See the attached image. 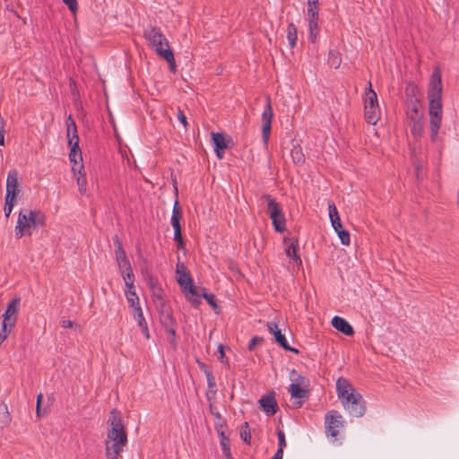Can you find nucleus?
<instances>
[{"mask_svg":"<svg viewBox=\"0 0 459 459\" xmlns=\"http://www.w3.org/2000/svg\"><path fill=\"white\" fill-rule=\"evenodd\" d=\"M66 134L68 138V145L70 148L79 147V136L75 122L71 116L66 120Z\"/></svg>","mask_w":459,"mask_h":459,"instance_id":"19","label":"nucleus"},{"mask_svg":"<svg viewBox=\"0 0 459 459\" xmlns=\"http://www.w3.org/2000/svg\"><path fill=\"white\" fill-rule=\"evenodd\" d=\"M303 402L302 401H299V402H294L293 404L296 408H299L302 405Z\"/></svg>","mask_w":459,"mask_h":459,"instance_id":"51","label":"nucleus"},{"mask_svg":"<svg viewBox=\"0 0 459 459\" xmlns=\"http://www.w3.org/2000/svg\"><path fill=\"white\" fill-rule=\"evenodd\" d=\"M212 140L214 146V152L218 158H222V152L227 148L225 138L221 133H212Z\"/></svg>","mask_w":459,"mask_h":459,"instance_id":"24","label":"nucleus"},{"mask_svg":"<svg viewBox=\"0 0 459 459\" xmlns=\"http://www.w3.org/2000/svg\"><path fill=\"white\" fill-rule=\"evenodd\" d=\"M343 427L342 417L336 411H331L325 415V429L327 436L337 437L339 429Z\"/></svg>","mask_w":459,"mask_h":459,"instance_id":"13","label":"nucleus"},{"mask_svg":"<svg viewBox=\"0 0 459 459\" xmlns=\"http://www.w3.org/2000/svg\"><path fill=\"white\" fill-rule=\"evenodd\" d=\"M307 3L311 4H318V0H307Z\"/></svg>","mask_w":459,"mask_h":459,"instance_id":"52","label":"nucleus"},{"mask_svg":"<svg viewBox=\"0 0 459 459\" xmlns=\"http://www.w3.org/2000/svg\"><path fill=\"white\" fill-rule=\"evenodd\" d=\"M142 330V333L144 334V336L149 339L150 338V333L148 329V325H145L144 326L140 327Z\"/></svg>","mask_w":459,"mask_h":459,"instance_id":"47","label":"nucleus"},{"mask_svg":"<svg viewBox=\"0 0 459 459\" xmlns=\"http://www.w3.org/2000/svg\"><path fill=\"white\" fill-rule=\"evenodd\" d=\"M268 331L274 336L277 343L282 347L285 351H292L294 353H298L299 351L295 348H292L289 345L284 334L281 333V330L278 327V325L274 322L267 323Z\"/></svg>","mask_w":459,"mask_h":459,"instance_id":"16","label":"nucleus"},{"mask_svg":"<svg viewBox=\"0 0 459 459\" xmlns=\"http://www.w3.org/2000/svg\"><path fill=\"white\" fill-rule=\"evenodd\" d=\"M442 78L438 68H436L429 80L428 88L429 116L430 138L435 142L437 138L443 119Z\"/></svg>","mask_w":459,"mask_h":459,"instance_id":"1","label":"nucleus"},{"mask_svg":"<svg viewBox=\"0 0 459 459\" xmlns=\"http://www.w3.org/2000/svg\"><path fill=\"white\" fill-rule=\"evenodd\" d=\"M406 117L409 122L424 118L422 105L417 99H411L407 102Z\"/></svg>","mask_w":459,"mask_h":459,"instance_id":"15","label":"nucleus"},{"mask_svg":"<svg viewBox=\"0 0 459 459\" xmlns=\"http://www.w3.org/2000/svg\"><path fill=\"white\" fill-rule=\"evenodd\" d=\"M283 454H281V452H276L272 459H282Z\"/></svg>","mask_w":459,"mask_h":459,"instance_id":"49","label":"nucleus"},{"mask_svg":"<svg viewBox=\"0 0 459 459\" xmlns=\"http://www.w3.org/2000/svg\"><path fill=\"white\" fill-rule=\"evenodd\" d=\"M255 342H256V338H255H255H253V339L250 341V342H249V344H248V348H249V350H252V349H253V347L255 345Z\"/></svg>","mask_w":459,"mask_h":459,"instance_id":"50","label":"nucleus"},{"mask_svg":"<svg viewBox=\"0 0 459 459\" xmlns=\"http://www.w3.org/2000/svg\"><path fill=\"white\" fill-rule=\"evenodd\" d=\"M113 240H114L115 246H116V249H115L116 261H117L119 270L131 265L119 238L117 236H115Z\"/></svg>","mask_w":459,"mask_h":459,"instance_id":"18","label":"nucleus"},{"mask_svg":"<svg viewBox=\"0 0 459 459\" xmlns=\"http://www.w3.org/2000/svg\"><path fill=\"white\" fill-rule=\"evenodd\" d=\"M42 398V394H39L38 397H37V414L39 415V403H40V399Z\"/></svg>","mask_w":459,"mask_h":459,"instance_id":"48","label":"nucleus"},{"mask_svg":"<svg viewBox=\"0 0 459 459\" xmlns=\"http://www.w3.org/2000/svg\"><path fill=\"white\" fill-rule=\"evenodd\" d=\"M218 351H219V354H220L219 359L221 361H223V359L225 357V353H224V350H223V345L222 344H219Z\"/></svg>","mask_w":459,"mask_h":459,"instance_id":"45","label":"nucleus"},{"mask_svg":"<svg viewBox=\"0 0 459 459\" xmlns=\"http://www.w3.org/2000/svg\"><path fill=\"white\" fill-rule=\"evenodd\" d=\"M45 223L46 216L41 211L22 209L18 213L14 227L15 237L21 238L25 235L31 236L32 230L45 226Z\"/></svg>","mask_w":459,"mask_h":459,"instance_id":"4","label":"nucleus"},{"mask_svg":"<svg viewBox=\"0 0 459 459\" xmlns=\"http://www.w3.org/2000/svg\"><path fill=\"white\" fill-rule=\"evenodd\" d=\"M317 5H318V4H311L307 3V17L319 16Z\"/></svg>","mask_w":459,"mask_h":459,"instance_id":"39","label":"nucleus"},{"mask_svg":"<svg viewBox=\"0 0 459 459\" xmlns=\"http://www.w3.org/2000/svg\"><path fill=\"white\" fill-rule=\"evenodd\" d=\"M73 172L74 174L80 194L85 195L87 193V178L83 172V164H81L78 168L73 167Z\"/></svg>","mask_w":459,"mask_h":459,"instance_id":"21","label":"nucleus"},{"mask_svg":"<svg viewBox=\"0 0 459 459\" xmlns=\"http://www.w3.org/2000/svg\"><path fill=\"white\" fill-rule=\"evenodd\" d=\"M319 16L307 17L308 39L315 43L319 35L320 28L318 25Z\"/></svg>","mask_w":459,"mask_h":459,"instance_id":"23","label":"nucleus"},{"mask_svg":"<svg viewBox=\"0 0 459 459\" xmlns=\"http://www.w3.org/2000/svg\"><path fill=\"white\" fill-rule=\"evenodd\" d=\"M240 437L241 439L247 443V444H249L250 443V440H251V434H250V431L249 430H242L240 432Z\"/></svg>","mask_w":459,"mask_h":459,"instance_id":"42","label":"nucleus"},{"mask_svg":"<svg viewBox=\"0 0 459 459\" xmlns=\"http://www.w3.org/2000/svg\"><path fill=\"white\" fill-rule=\"evenodd\" d=\"M214 415L216 418H221V414L219 412H216Z\"/></svg>","mask_w":459,"mask_h":459,"instance_id":"53","label":"nucleus"},{"mask_svg":"<svg viewBox=\"0 0 459 459\" xmlns=\"http://www.w3.org/2000/svg\"><path fill=\"white\" fill-rule=\"evenodd\" d=\"M273 117L270 98H266V103L262 113V139L264 145H267L271 133V125Z\"/></svg>","mask_w":459,"mask_h":459,"instance_id":"12","label":"nucleus"},{"mask_svg":"<svg viewBox=\"0 0 459 459\" xmlns=\"http://www.w3.org/2000/svg\"><path fill=\"white\" fill-rule=\"evenodd\" d=\"M124 279L126 289L134 288V275L131 265L119 270Z\"/></svg>","mask_w":459,"mask_h":459,"instance_id":"25","label":"nucleus"},{"mask_svg":"<svg viewBox=\"0 0 459 459\" xmlns=\"http://www.w3.org/2000/svg\"><path fill=\"white\" fill-rule=\"evenodd\" d=\"M108 424L105 441L106 456L108 459H117L127 444V435L122 423L121 412L113 409L110 411Z\"/></svg>","mask_w":459,"mask_h":459,"instance_id":"2","label":"nucleus"},{"mask_svg":"<svg viewBox=\"0 0 459 459\" xmlns=\"http://www.w3.org/2000/svg\"><path fill=\"white\" fill-rule=\"evenodd\" d=\"M69 160L74 164V167L78 168L82 161V156L80 147L70 148Z\"/></svg>","mask_w":459,"mask_h":459,"instance_id":"30","label":"nucleus"},{"mask_svg":"<svg viewBox=\"0 0 459 459\" xmlns=\"http://www.w3.org/2000/svg\"><path fill=\"white\" fill-rule=\"evenodd\" d=\"M205 376H206V379H207L209 392L215 394H216V383H215V379H214L212 373L209 370H205Z\"/></svg>","mask_w":459,"mask_h":459,"instance_id":"35","label":"nucleus"},{"mask_svg":"<svg viewBox=\"0 0 459 459\" xmlns=\"http://www.w3.org/2000/svg\"><path fill=\"white\" fill-rule=\"evenodd\" d=\"M14 204H10L8 202H5L4 201V216L6 218H8L13 211V208Z\"/></svg>","mask_w":459,"mask_h":459,"instance_id":"43","label":"nucleus"},{"mask_svg":"<svg viewBox=\"0 0 459 459\" xmlns=\"http://www.w3.org/2000/svg\"><path fill=\"white\" fill-rule=\"evenodd\" d=\"M64 2L65 4L67 5V7L69 8V10L72 12V13H75L77 11V0H62Z\"/></svg>","mask_w":459,"mask_h":459,"instance_id":"40","label":"nucleus"},{"mask_svg":"<svg viewBox=\"0 0 459 459\" xmlns=\"http://www.w3.org/2000/svg\"><path fill=\"white\" fill-rule=\"evenodd\" d=\"M262 198L266 201L267 212L272 220L274 230L277 232H283L285 230L286 220L279 204L269 195H264Z\"/></svg>","mask_w":459,"mask_h":459,"instance_id":"7","label":"nucleus"},{"mask_svg":"<svg viewBox=\"0 0 459 459\" xmlns=\"http://www.w3.org/2000/svg\"><path fill=\"white\" fill-rule=\"evenodd\" d=\"M61 325H62V326H63L64 328H71V327H73L74 323H73V321H71V320H63V321L61 322Z\"/></svg>","mask_w":459,"mask_h":459,"instance_id":"46","label":"nucleus"},{"mask_svg":"<svg viewBox=\"0 0 459 459\" xmlns=\"http://www.w3.org/2000/svg\"><path fill=\"white\" fill-rule=\"evenodd\" d=\"M336 391L343 408L353 417H361L366 411L362 396L345 378L340 377L336 381Z\"/></svg>","mask_w":459,"mask_h":459,"instance_id":"3","label":"nucleus"},{"mask_svg":"<svg viewBox=\"0 0 459 459\" xmlns=\"http://www.w3.org/2000/svg\"><path fill=\"white\" fill-rule=\"evenodd\" d=\"M285 246L284 252L286 256L290 259V264L293 266L299 267L302 264V260L298 254L299 241L294 237H285L283 239Z\"/></svg>","mask_w":459,"mask_h":459,"instance_id":"11","label":"nucleus"},{"mask_svg":"<svg viewBox=\"0 0 459 459\" xmlns=\"http://www.w3.org/2000/svg\"><path fill=\"white\" fill-rule=\"evenodd\" d=\"M364 115L365 119L368 124L376 125L381 117L380 108L377 93L371 88V83H368V89L365 92L364 98Z\"/></svg>","mask_w":459,"mask_h":459,"instance_id":"6","label":"nucleus"},{"mask_svg":"<svg viewBox=\"0 0 459 459\" xmlns=\"http://www.w3.org/2000/svg\"><path fill=\"white\" fill-rule=\"evenodd\" d=\"M10 421L11 417L7 410V406L4 405V407L0 409V427L2 429L7 427Z\"/></svg>","mask_w":459,"mask_h":459,"instance_id":"34","label":"nucleus"},{"mask_svg":"<svg viewBox=\"0 0 459 459\" xmlns=\"http://www.w3.org/2000/svg\"><path fill=\"white\" fill-rule=\"evenodd\" d=\"M21 298L16 297L13 299L8 304L5 312L3 315V318L11 323H16L17 314L20 308Z\"/></svg>","mask_w":459,"mask_h":459,"instance_id":"20","label":"nucleus"},{"mask_svg":"<svg viewBox=\"0 0 459 459\" xmlns=\"http://www.w3.org/2000/svg\"><path fill=\"white\" fill-rule=\"evenodd\" d=\"M277 437H278V449L276 452H281V454H283V450L287 446L285 435L282 430L277 431Z\"/></svg>","mask_w":459,"mask_h":459,"instance_id":"38","label":"nucleus"},{"mask_svg":"<svg viewBox=\"0 0 459 459\" xmlns=\"http://www.w3.org/2000/svg\"><path fill=\"white\" fill-rule=\"evenodd\" d=\"M14 325L15 323H11V321H6L3 318L0 326V344L6 340Z\"/></svg>","mask_w":459,"mask_h":459,"instance_id":"29","label":"nucleus"},{"mask_svg":"<svg viewBox=\"0 0 459 459\" xmlns=\"http://www.w3.org/2000/svg\"><path fill=\"white\" fill-rule=\"evenodd\" d=\"M221 439L220 444L221 446L222 454L225 457L230 458V439L225 436L223 432L220 434Z\"/></svg>","mask_w":459,"mask_h":459,"instance_id":"33","label":"nucleus"},{"mask_svg":"<svg viewBox=\"0 0 459 459\" xmlns=\"http://www.w3.org/2000/svg\"><path fill=\"white\" fill-rule=\"evenodd\" d=\"M177 117H178V121L183 125L184 128L186 129L188 124H187L186 117L185 116L183 111L178 110L177 113Z\"/></svg>","mask_w":459,"mask_h":459,"instance_id":"41","label":"nucleus"},{"mask_svg":"<svg viewBox=\"0 0 459 459\" xmlns=\"http://www.w3.org/2000/svg\"><path fill=\"white\" fill-rule=\"evenodd\" d=\"M169 332L173 336L175 335V330L171 329Z\"/></svg>","mask_w":459,"mask_h":459,"instance_id":"54","label":"nucleus"},{"mask_svg":"<svg viewBox=\"0 0 459 459\" xmlns=\"http://www.w3.org/2000/svg\"><path fill=\"white\" fill-rule=\"evenodd\" d=\"M332 325L338 330L339 332H342L345 335L351 336L354 333L353 328L351 325V324L345 320L344 318L335 316L332 319Z\"/></svg>","mask_w":459,"mask_h":459,"instance_id":"22","label":"nucleus"},{"mask_svg":"<svg viewBox=\"0 0 459 459\" xmlns=\"http://www.w3.org/2000/svg\"><path fill=\"white\" fill-rule=\"evenodd\" d=\"M181 216H182L181 209L179 207L178 201L176 200L174 203L173 210H172L170 222L174 229V240L178 243L179 247H184V241L182 238L181 226H180Z\"/></svg>","mask_w":459,"mask_h":459,"instance_id":"14","label":"nucleus"},{"mask_svg":"<svg viewBox=\"0 0 459 459\" xmlns=\"http://www.w3.org/2000/svg\"><path fill=\"white\" fill-rule=\"evenodd\" d=\"M297 39V28L293 23H290L287 27V40L290 48H293L296 45Z\"/></svg>","mask_w":459,"mask_h":459,"instance_id":"32","label":"nucleus"},{"mask_svg":"<svg viewBox=\"0 0 459 459\" xmlns=\"http://www.w3.org/2000/svg\"><path fill=\"white\" fill-rule=\"evenodd\" d=\"M143 36L155 52L160 57L164 58L169 64L171 68H174V54L169 47L168 39L161 30L157 27L149 26L144 30Z\"/></svg>","mask_w":459,"mask_h":459,"instance_id":"5","label":"nucleus"},{"mask_svg":"<svg viewBox=\"0 0 459 459\" xmlns=\"http://www.w3.org/2000/svg\"><path fill=\"white\" fill-rule=\"evenodd\" d=\"M328 213L332 227L337 233L341 243L344 246H349L351 243L350 233L342 228L337 208L333 202L328 203Z\"/></svg>","mask_w":459,"mask_h":459,"instance_id":"9","label":"nucleus"},{"mask_svg":"<svg viewBox=\"0 0 459 459\" xmlns=\"http://www.w3.org/2000/svg\"><path fill=\"white\" fill-rule=\"evenodd\" d=\"M176 274L177 281L179 284V286L183 288L184 291H187L192 298H195L193 301H199V296L196 292L191 275L183 263H177Z\"/></svg>","mask_w":459,"mask_h":459,"instance_id":"8","label":"nucleus"},{"mask_svg":"<svg viewBox=\"0 0 459 459\" xmlns=\"http://www.w3.org/2000/svg\"><path fill=\"white\" fill-rule=\"evenodd\" d=\"M290 156L295 164L301 165L305 162V156L302 148L299 144H294L290 150Z\"/></svg>","mask_w":459,"mask_h":459,"instance_id":"28","label":"nucleus"},{"mask_svg":"<svg viewBox=\"0 0 459 459\" xmlns=\"http://www.w3.org/2000/svg\"><path fill=\"white\" fill-rule=\"evenodd\" d=\"M258 403L261 409L266 415L272 416L277 412L278 404L273 393L266 394L265 395L262 396Z\"/></svg>","mask_w":459,"mask_h":459,"instance_id":"17","label":"nucleus"},{"mask_svg":"<svg viewBox=\"0 0 459 459\" xmlns=\"http://www.w3.org/2000/svg\"><path fill=\"white\" fill-rule=\"evenodd\" d=\"M411 133L415 139L422 136L424 132V119L409 122Z\"/></svg>","mask_w":459,"mask_h":459,"instance_id":"27","label":"nucleus"},{"mask_svg":"<svg viewBox=\"0 0 459 459\" xmlns=\"http://www.w3.org/2000/svg\"><path fill=\"white\" fill-rule=\"evenodd\" d=\"M125 296L126 300L133 309H136L137 307H141L139 297L136 294L135 288L134 289H125Z\"/></svg>","mask_w":459,"mask_h":459,"instance_id":"26","label":"nucleus"},{"mask_svg":"<svg viewBox=\"0 0 459 459\" xmlns=\"http://www.w3.org/2000/svg\"><path fill=\"white\" fill-rule=\"evenodd\" d=\"M289 392L293 398L304 399L307 396V391L299 383H291L289 386Z\"/></svg>","mask_w":459,"mask_h":459,"instance_id":"31","label":"nucleus"},{"mask_svg":"<svg viewBox=\"0 0 459 459\" xmlns=\"http://www.w3.org/2000/svg\"><path fill=\"white\" fill-rule=\"evenodd\" d=\"M22 189L19 186L18 172L11 170L6 178V193L4 201L15 205L17 198L21 195Z\"/></svg>","mask_w":459,"mask_h":459,"instance_id":"10","label":"nucleus"},{"mask_svg":"<svg viewBox=\"0 0 459 459\" xmlns=\"http://www.w3.org/2000/svg\"><path fill=\"white\" fill-rule=\"evenodd\" d=\"M328 62L331 66L338 68L341 65V58L339 54L335 51H330L328 55Z\"/></svg>","mask_w":459,"mask_h":459,"instance_id":"36","label":"nucleus"},{"mask_svg":"<svg viewBox=\"0 0 459 459\" xmlns=\"http://www.w3.org/2000/svg\"><path fill=\"white\" fill-rule=\"evenodd\" d=\"M134 317L137 320L139 327L147 325L142 307H137L136 309H134Z\"/></svg>","mask_w":459,"mask_h":459,"instance_id":"37","label":"nucleus"},{"mask_svg":"<svg viewBox=\"0 0 459 459\" xmlns=\"http://www.w3.org/2000/svg\"><path fill=\"white\" fill-rule=\"evenodd\" d=\"M204 299L212 307H216L215 301H214V296L211 293H203Z\"/></svg>","mask_w":459,"mask_h":459,"instance_id":"44","label":"nucleus"}]
</instances>
